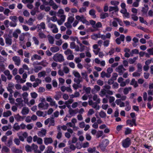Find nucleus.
I'll return each mask as SVG.
<instances>
[{"label": "nucleus", "mask_w": 153, "mask_h": 153, "mask_svg": "<svg viewBox=\"0 0 153 153\" xmlns=\"http://www.w3.org/2000/svg\"><path fill=\"white\" fill-rule=\"evenodd\" d=\"M44 140V143L46 145L51 144L53 142L52 138L51 137H45Z\"/></svg>", "instance_id": "obj_15"}, {"label": "nucleus", "mask_w": 153, "mask_h": 153, "mask_svg": "<svg viewBox=\"0 0 153 153\" xmlns=\"http://www.w3.org/2000/svg\"><path fill=\"white\" fill-rule=\"evenodd\" d=\"M12 59L16 65L17 66H19L20 65L21 60L19 56H14L13 57Z\"/></svg>", "instance_id": "obj_10"}, {"label": "nucleus", "mask_w": 153, "mask_h": 153, "mask_svg": "<svg viewBox=\"0 0 153 153\" xmlns=\"http://www.w3.org/2000/svg\"><path fill=\"white\" fill-rule=\"evenodd\" d=\"M119 19H114L113 21H111L110 22V25H112L114 27H116L117 26L118 22H119Z\"/></svg>", "instance_id": "obj_18"}, {"label": "nucleus", "mask_w": 153, "mask_h": 153, "mask_svg": "<svg viewBox=\"0 0 153 153\" xmlns=\"http://www.w3.org/2000/svg\"><path fill=\"white\" fill-rule=\"evenodd\" d=\"M53 59L56 62H62L64 60L63 56L61 54L56 53L53 57Z\"/></svg>", "instance_id": "obj_2"}, {"label": "nucleus", "mask_w": 153, "mask_h": 153, "mask_svg": "<svg viewBox=\"0 0 153 153\" xmlns=\"http://www.w3.org/2000/svg\"><path fill=\"white\" fill-rule=\"evenodd\" d=\"M126 123L131 127H132L134 125L136 126V119H133L131 120H128L126 121Z\"/></svg>", "instance_id": "obj_11"}, {"label": "nucleus", "mask_w": 153, "mask_h": 153, "mask_svg": "<svg viewBox=\"0 0 153 153\" xmlns=\"http://www.w3.org/2000/svg\"><path fill=\"white\" fill-rule=\"evenodd\" d=\"M14 117L15 119L17 121H22L23 120V118L22 117L20 116L19 114L15 115Z\"/></svg>", "instance_id": "obj_42"}, {"label": "nucleus", "mask_w": 153, "mask_h": 153, "mask_svg": "<svg viewBox=\"0 0 153 153\" xmlns=\"http://www.w3.org/2000/svg\"><path fill=\"white\" fill-rule=\"evenodd\" d=\"M69 112L71 117L74 116L77 113L76 110H73L71 108L69 109Z\"/></svg>", "instance_id": "obj_33"}, {"label": "nucleus", "mask_w": 153, "mask_h": 153, "mask_svg": "<svg viewBox=\"0 0 153 153\" xmlns=\"http://www.w3.org/2000/svg\"><path fill=\"white\" fill-rule=\"evenodd\" d=\"M73 75L76 78H80V75L76 71H74L73 72Z\"/></svg>", "instance_id": "obj_53"}, {"label": "nucleus", "mask_w": 153, "mask_h": 153, "mask_svg": "<svg viewBox=\"0 0 153 153\" xmlns=\"http://www.w3.org/2000/svg\"><path fill=\"white\" fill-rule=\"evenodd\" d=\"M28 94L26 92H24L22 94V96L25 102H27L28 101Z\"/></svg>", "instance_id": "obj_25"}, {"label": "nucleus", "mask_w": 153, "mask_h": 153, "mask_svg": "<svg viewBox=\"0 0 153 153\" xmlns=\"http://www.w3.org/2000/svg\"><path fill=\"white\" fill-rule=\"evenodd\" d=\"M48 40L49 43L51 44H53L54 42V40L53 37L51 36H48Z\"/></svg>", "instance_id": "obj_59"}, {"label": "nucleus", "mask_w": 153, "mask_h": 153, "mask_svg": "<svg viewBox=\"0 0 153 153\" xmlns=\"http://www.w3.org/2000/svg\"><path fill=\"white\" fill-rule=\"evenodd\" d=\"M89 13L93 18H95L96 17V16L95 15V13L94 10H90L89 12Z\"/></svg>", "instance_id": "obj_62"}, {"label": "nucleus", "mask_w": 153, "mask_h": 153, "mask_svg": "<svg viewBox=\"0 0 153 153\" xmlns=\"http://www.w3.org/2000/svg\"><path fill=\"white\" fill-rule=\"evenodd\" d=\"M25 148L27 152H30L32 150V146H30L28 145H26Z\"/></svg>", "instance_id": "obj_56"}, {"label": "nucleus", "mask_w": 153, "mask_h": 153, "mask_svg": "<svg viewBox=\"0 0 153 153\" xmlns=\"http://www.w3.org/2000/svg\"><path fill=\"white\" fill-rule=\"evenodd\" d=\"M10 19L14 22L16 23L17 21V17L15 16H11L10 17Z\"/></svg>", "instance_id": "obj_58"}, {"label": "nucleus", "mask_w": 153, "mask_h": 153, "mask_svg": "<svg viewBox=\"0 0 153 153\" xmlns=\"http://www.w3.org/2000/svg\"><path fill=\"white\" fill-rule=\"evenodd\" d=\"M130 84L133 85L134 87L136 88L138 86L137 82L134 79H133L130 82Z\"/></svg>", "instance_id": "obj_39"}, {"label": "nucleus", "mask_w": 153, "mask_h": 153, "mask_svg": "<svg viewBox=\"0 0 153 153\" xmlns=\"http://www.w3.org/2000/svg\"><path fill=\"white\" fill-rule=\"evenodd\" d=\"M96 150V148L95 147L92 148L90 147L88 149L87 151L89 153H94Z\"/></svg>", "instance_id": "obj_51"}, {"label": "nucleus", "mask_w": 153, "mask_h": 153, "mask_svg": "<svg viewBox=\"0 0 153 153\" xmlns=\"http://www.w3.org/2000/svg\"><path fill=\"white\" fill-rule=\"evenodd\" d=\"M11 150L13 153H21L22 151L21 150L16 149L14 147H13L11 148Z\"/></svg>", "instance_id": "obj_35"}, {"label": "nucleus", "mask_w": 153, "mask_h": 153, "mask_svg": "<svg viewBox=\"0 0 153 153\" xmlns=\"http://www.w3.org/2000/svg\"><path fill=\"white\" fill-rule=\"evenodd\" d=\"M30 95L31 97L34 99H36L38 96L37 94L35 92L31 93Z\"/></svg>", "instance_id": "obj_63"}, {"label": "nucleus", "mask_w": 153, "mask_h": 153, "mask_svg": "<svg viewBox=\"0 0 153 153\" xmlns=\"http://www.w3.org/2000/svg\"><path fill=\"white\" fill-rule=\"evenodd\" d=\"M37 28L38 29L37 31L39 32V30H40L42 29H45V24L44 23L42 22L40 24L37 25Z\"/></svg>", "instance_id": "obj_22"}, {"label": "nucleus", "mask_w": 153, "mask_h": 153, "mask_svg": "<svg viewBox=\"0 0 153 153\" xmlns=\"http://www.w3.org/2000/svg\"><path fill=\"white\" fill-rule=\"evenodd\" d=\"M93 99L94 101H96L98 104L100 102V99L98 98L97 94H94L93 96Z\"/></svg>", "instance_id": "obj_31"}, {"label": "nucleus", "mask_w": 153, "mask_h": 153, "mask_svg": "<svg viewBox=\"0 0 153 153\" xmlns=\"http://www.w3.org/2000/svg\"><path fill=\"white\" fill-rule=\"evenodd\" d=\"M38 64L42 65L43 66H46L48 65V63L46 62V60H43L41 62H39Z\"/></svg>", "instance_id": "obj_52"}, {"label": "nucleus", "mask_w": 153, "mask_h": 153, "mask_svg": "<svg viewBox=\"0 0 153 153\" xmlns=\"http://www.w3.org/2000/svg\"><path fill=\"white\" fill-rule=\"evenodd\" d=\"M37 115L39 117H45L46 116V112H43L40 111H37L36 112Z\"/></svg>", "instance_id": "obj_29"}, {"label": "nucleus", "mask_w": 153, "mask_h": 153, "mask_svg": "<svg viewBox=\"0 0 153 153\" xmlns=\"http://www.w3.org/2000/svg\"><path fill=\"white\" fill-rule=\"evenodd\" d=\"M109 141L107 139H105L103 140L101 143L100 145V147L101 148L102 150H104L105 148H102V147H104V148L106 147V146L108 144Z\"/></svg>", "instance_id": "obj_16"}, {"label": "nucleus", "mask_w": 153, "mask_h": 153, "mask_svg": "<svg viewBox=\"0 0 153 153\" xmlns=\"http://www.w3.org/2000/svg\"><path fill=\"white\" fill-rule=\"evenodd\" d=\"M83 90L85 91L86 93L89 94L90 93L91 89V88L90 87L86 88L85 87H84Z\"/></svg>", "instance_id": "obj_60"}, {"label": "nucleus", "mask_w": 153, "mask_h": 153, "mask_svg": "<svg viewBox=\"0 0 153 153\" xmlns=\"http://www.w3.org/2000/svg\"><path fill=\"white\" fill-rule=\"evenodd\" d=\"M16 102H17V104H16L17 105H22V106H23V100L21 98H18L16 100Z\"/></svg>", "instance_id": "obj_23"}, {"label": "nucleus", "mask_w": 153, "mask_h": 153, "mask_svg": "<svg viewBox=\"0 0 153 153\" xmlns=\"http://www.w3.org/2000/svg\"><path fill=\"white\" fill-rule=\"evenodd\" d=\"M56 15L60 17V20L65 22V16L63 14V10H59Z\"/></svg>", "instance_id": "obj_7"}, {"label": "nucleus", "mask_w": 153, "mask_h": 153, "mask_svg": "<svg viewBox=\"0 0 153 153\" xmlns=\"http://www.w3.org/2000/svg\"><path fill=\"white\" fill-rule=\"evenodd\" d=\"M9 149L6 146H3L2 148L1 151L2 152H9Z\"/></svg>", "instance_id": "obj_50"}, {"label": "nucleus", "mask_w": 153, "mask_h": 153, "mask_svg": "<svg viewBox=\"0 0 153 153\" xmlns=\"http://www.w3.org/2000/svg\"><path fill=\"white\" fill-rule=\"evenodd\" d=\"M49 4L50 6H52V8L54 10H56L58 8V6L54 1H51V2Z\"/></svg>", "instance_id": "obj_45"}, {"label": "nucleus", "mask_w": 153, "mask_h": 153, "mask_svg": "<svg viewBox=\"0 0 153 153\" xmlns=\"http://www.w3.org/2000/svg\"><path fill=\"white\" fill-rule=\"evenodd\" d=\"M38 146L34 143L32 144V150H33L35 153H41V152L38 149Z\"/></svg>", "instance_id": "obj_17"}, {"label": "nucleus", "mask_w": 153, "mask_h": 153, "mask_svg": "<svg viewBox=\"0 0 153 153\" xmlns=\"http://www.w3.org/2000/svg\"><path fill=\"white\" fill-rule=\"evenodd\" d=\"M41 59V57L40 55L37 54H34L31 58V60L33 61L35 60H40Z\"/></svg>", "instance_id": "obj_20"}, {"label": "nucleus", "mask_w": 153, "mask_h": 153, "mask_svg": "<svg viewBox=\"0 0 153 153\" xmlns=\"http://www.w3.org/2000/svg\"><path fill=\"white\" fill-rule=\"evenodd\" d=\"M90 23L93 28V29L91 30V32H94L97 30L98 28L101 27L102 26L101 22H98L96 24V22L93 20H90Z\"/></svg>", "instance_id": "obj_1"}, {"label": "nucleus", "mask_w": 153, "mask_h": 153, "mask_svg": "<svg viewBox=\"0 0 153 153\" xmlns=\"http://www.w3.org/2000/svg\"><path fill=\"white\" fill-rule=\"evenodd\" d=\"M130 82L129 79H127L125 81H123L120 83V86L121 87L125 86L127 84H128Z\"/></svg>", "instance_id": "obj_36"}, {"label": "nucleus", "mask_w": 153, "mask_h": 153, "mask_svg": "<svg viewBox=\"0 0 153 153\" xmlns=\"http://www.w3.org/2000/svg\"><path fill=\"white\" fill-rule=\"evenodd\" d=\"M32 39L34 44L36 45H38L39 44V42L37 39L34 36L32 38Z\"/></svg>", "instance_id": "obj_54"}, {"label": "nucleus", "mask_w": 153, "mask_h": 153, "mask_svg": "<svg viewBox=\"0 0 153 153\" xmlns=\"http://www.w3.org/2000/svg\"><path fill=\"white\" fill-rule=\"evenodd\" d=\"M100 86L97 85H95L94 88L91 90V92L92 94H94L99 91L100 90Z\"/></svg>", "instance_id": "obj_21"}, {"label": "nucleus", "mask_w": 153, "mask_h": 153, "mask_svg": "<svg viewBox=\"0 0 153 153\" xmlns=\"http://www.w3.org/2000/svg\"><path fill=\"white\" fill-rule=\"evenodd\" d=\"M13 128L16 131H19L20 129V126L17 123H15L13 126Z\"/></svg>", "instance_id": "obj_41"}, {"label": "nucleus", "mask_w": 153, "mask_h": 153, "mask_svg": "<svg viewBox=\"0 0 153 153\" xmlns=\"http://www.w3.org/2000/svg\"><path fill=\"white\" fill-rule=\"evenodd\" d=\"M138 59V56H136L134 57L133 58H129L128 59V62L130 64H133Z\"/></svg>", "instance_id": "obj_34"}, {"label": "nucleus", "mask_w": 153, "mask_h": 153, "mask_svg": "<svg viewBox=\"0 0 153 153\" xmlns=\"http://www.w3.org/2000/svg\"><path fill=\"white\" fill-rule=\"evenodd\" d=\"M77 141V139L75 137H74L72 138L71 140H69L68 141H70L71 143L72 144L76 143Z\"/></svg>", "instance_id": "obj_61"}, {"label": "nucleus", "mask_w": 153, "mask_h": 153, "mask_svg": "<svg viewBox=\"0 0 153 153\" xmlns=\"http://www.w3.org/2000/svg\"><path fill=\"white\" fill-rule=\"evenodd\" d=\"M115 102L118 105H119L120 107H123L125 106L124 103L121 101L120 99L116 100Z\"/></svg>", "instance_id": "obj_27"}, {"label": "nucleus", "mask_w": 153, "mask_h": 153, "mask_svg": "<svg viewBox=\"0 0 153 153\" xmlns=\"http://www.w3.org/2000/svg\"><path fill=\"white\" fill-rule=\"evenodd\" d=\"M11 126L10 125H9L8 126H5L2 127V129L3 131H5L8 129H10L11 128Z\"/></svg>", "instance_id": "obj_48"}, {"label": "nucleus", "mask_w": 153, "mask_h": 153, "mask_svg": "<svg viewBox=\"0 0 153 153\" xmlns=\"http://www.w3.org/2000/svg\"><path fill=\"white\" fill-rule=\"evenodd\" d=\"M53 147L51 146H48L47 147V150L45 152V153H54L52 151Z\"/></svg>", "instance_id": "obj_43"}, {"label": "nucleus", "mask_w": 153, "mask_h": 153, "mask_svg": "<svg viewBox=\"0 0 153 153\" xmlns=\"http://www.w3.org/2000/svg\"><path fill=\"white\" fill-rule=\"evenodd\" d=\"M13 96L15 98H16L18 97H21V94L19 92L16 91L14 92Z\"/></svg>", "instance_id": "obj_64"}, {"label": "nucleus", "mask_w": 153, "mask_h": 153, "mask_svg": "<svg viewBox=\"0 0 153 153\" xmlns=\"http://www.w3.org/2000/svg\"><path fill=\"white\" fill-rule=\"evenodd\" d=\"M57 128L58 129L60 130L61 129H62L64 130H66L67 129V126L66 125H64L63 126H58L57 127Z\"/></svg>", "instance_id": "obj_55"}, {"label": "nucleus", "mask_w": 153, "mask_h": 153, "mask_svg": "<svg viewBox=\"0 0 153 153\" xmlns=\"http://www.w3.org/2000/svg\"><path fill=\"white\" fill-rule=\"evenodd\" d=\"M12 114L11 112L10 111H7L5 112H4L3 113V116L4 117H7L10 116Z\"/></svg>", "instance_id": "obj_38"}, {"label": "nucleus", "mask_w": 153, "mask_h": 153, "mask_svg": "<svg viewBox=\"0 0 153 153\" xmlns=\"http://www.w3.org/2000/svg\"><path fill=\"white\" fill-rule=\"evenodd\" d=\"M88 102L89 105L91 106L93 108L97 110H99L100 107L97 104V103L96 102H94L91 99L89 98V99Z\"/></svg>", "instance_id": "obj_5"}, {"label": "nucleus", "mask_w": 153, "mask_h": 153, "mask_svg": "<svg viewBox=\"0 0 153 153\" xmlns=\"http://www.w3.org/2000/svg\"><path fill=\"white\" fill-rule=\"evenodd\" d=\"M13 144L12 139V138H10L7 141L6 145L9 147H10Z\"/></svg>", "instance_id": "obj_57"}, {"label": "nucleus", "mask_w": 153, "mask_h": 153, "mask_svg": "<svg viewBox=\"0 0 153 153\" xmlns=\"http://www.w3.org/2000/svg\"><path fill=\"white\" fill-rule=\"evenodd\" d=\"M17 135L19 137L20 140L24 141L25 138L28 136V133L26 132L19 131L17 134Z\"/></svg>", "instance_id": "obj_3"}, {"label": "nucleus", "mask_w": 153, "mask_h": 153, "mask_svg": "<svg viewBox=\"0 0 153 153\" xmlns=\"http://www.w3.org/2000/svg\"><path fill=\"white\" fill-rule=\"evenodd\" d=\"M15 79L16 80L17 82L18 83H24L25 82V80H23L19 75H16L15 77Z\"/></svg>", "instance_id": "obj_19"}, {"label": "nucleus", "mask_w": 153, "mask_h": 153, "mask_svg": "<svg viewBox=\"0 0 153 153\" xmlns=\"http://www.w3.org/2000/svg\"><path fill=\"white\" fill-rule=\"evenodd\" d=\"M126 70V69L123 67L122 65L119 66L116 69V71L120 74L121 75L123 73V71Z\"/></svg>", "instance_id": "obj_13"}, {"label": "nucleus", "mask_w": 153, "mask_h": 153, "mask_svg": "<svg viewBox=\"0 0 153 153\" xmlns=\"http://www.w3.org/2000/svg\"><path fill=\"white\" fill-rule=\"evenodd\" d=\"M68 145L69 146V147L71 151H74L75 150L76 147L74 145L71 143L70 141H68Z\"/></svg>", "instance_id": "obj_37"}, {"label": "nucleus", "mask_w": 153, "mask_h": 153, "mask_svg": "<svg viewBox=\"0 0 153 153\" xmlns=\"http://www.w3.org/2000/svg\"><path fill=\"white\" fill-rule=\"evenodd\" d=\"M49 106V104L47 102H41L38 105L39 108L42 110H46L47 109Z\"/></svg>", "instance_id": "obj_6"}, {"label": "nucleus", "mask_w": 153, "mask_h": 153, "mask_svg": "<svg viewBox=\"0 0 153 153\" xmlns=\"http://www.w3.org/2000/svg\"><path fill=\"white\" fill-rule=\"evenodd\" d=\"M125 36L124 35L121 34L120 36L119 37L117 38L116 39V43L118 45L121 43V42H123L124 40Z\"/></svg>", "instance_id": "obj_14"}, {"label": "nucleus", "mask_w": 153, "mask_h": 153, "mask_svg": "<svg viewBox=\"0 0 153 153\" xmlns=\"http://www.w3.org/2000/svg\"><path fill=\"white\" fill-rule=\"evenodd\" d=\"M33 140L34 142H36L39 144H42L43 143L42 139L38 137L36 135H35L33 137Z\"/></svg>", "instance_id": "obj_9"}, {"label": "nucleus", "mask_w": 153, "mask_h": 153, "mask_svg": "<svg viewBox=\"0 0 153 153\" xmlns=\"http://www.w3.org/2000/svg\"><path fill=\"white\" fill-rule=\"evenodd\" d=\"M29 112V109L28 108L25 107L23 108L21 111V113L23 115H26Z\"/></svg>", "instance_id": "obj_24"}, {"label": "nucleus", "mask_w": 153, "mask_h": 153, "mask_svg": "<svg viewBox=\"0 0 153 153\" xmlns=\"http://www.w3.org/2000/svg\"><path fill=\"white\" fill-rule=\"evenodd\" d=\"M35 103V100L33 99L31 100L29 102H28V101L27 102H25V103L27 105L29 106H31L32 105H33Z\"/></svg>", "instance_id": "obj_40"}, {"label": "nucleus", "mask_w": 153, "mask_h": 153, "mask_svg": "<svg viewBox=\"0 0 153 153\" xmlns=\"http://www.w3.org/2000/svg\"><path fill=\"white\" fill-rule=\"evenodd\" d=\"M131 87L126 88H124L123 90V93L125 94H127L129 91L131 90Z\"/></svg>", "instance_id": "obj_47"}, {"label": "nucleus", "mask_w": 153, "mask_h": 153, "mask_svg": "<svg viewBox=\"0 0 153 153\" xmlns=\"http://www.w3.org/2000/svg\"><path fill=\"white\" fill-rule=\"evenodd\" d=\"M48 27L52 29L53 33H56L58 32V29L56 25L51 23H49L48 25Z\"/></svg>", "instance_id": "obj_4"}, {"label": "nucleus", "mask_w": 153, "mask_h": 153, "mask_svg": "<svg viewBox=\"0 0 153 153\" xmlns=\"http://www.w3.org/2000/svg\"><path fill=\"white\" fill-rule=\"evenodd\" d=\"M99 115L100 117L102 118L105 117L106 116V113L102 111H101L99 113Z\"/></svg>", "instance_id": "obj_49"}, {"label": "nucleus", "mask_w": 153, "mask_h": 153, "mask_svg": "<svg viewBox=\"0 0 153 153\" xmlns=\"http://www.w3.org/2000/svg\"><path fill=\"white\" fill-rule=\"evenodd\" d=\"M46 130L42 128L40 131H38L37 134L40 137H43L46 135Z\"/></svg>", "instance_id": "obj_12"}, {"label": "nucleus", "mask_w": 153, "mask_h": 153, "mask_svg": "<svg viewBox=\"0 0 153 153\" xmlns=\"http://www.w3.org/2000/svg\"><path fill=\"white\" fill-rule=\"evenodd\" d=\"M21 32V30L19 29H17L13 33V36L15 38H17L18 37V35Z\"/></svg>", "instance_id": "obj_26"}, {"label": "nucleus", "mask_w": 153, "mask_h": 153, "mask_svg": "<svg viewBox=\"0 0 153 153\" xmlns=\"http://www.w3.org/2000/svg\"><path fill=\"white\" fill-rule=\"evenodd\" d=\"M100 33H94L91 36V38L92 39L94 40H96L97 38H100Z\"/></svg>", "instance_id": "obj_30"}, {"label": "nucleus", "mask_w": 153, "mask_h": 153, "mask_svg": "<svg viewBox=\"0 0 153 153\" xmlns=\"http://www.w3.org/2000/svg\"><path fill=\"white\" fill-rule=\"evenodd\" d=\"M120 12L123 14V16L124 17L129 18V14L127 12L126 10H120Z\"/></svg>", "instance_id": "obj_28"}, {"label": "nucleus", "mask_w": 153, "mask_h": 153, "mask_svg": "<svg viewBox=\"0 0 153 153\" xmlns=\"http://www.w3.org/2000/svg\"><path fill=\"white\" fill-rule=\"evenodd\" d=\"M50 51L53 53H55L59 50V48L57 46L51 47L50 48Z\"/></svg>", "instance_id": "obj_32"}, {"label": "nucleus", "mask_w": 153, "mask_h": 153, "mask_svg": "<svg viewBox=\"0 0 153 153\" xmlns=\"http://www.w3.org/2000/svg\"><path fill=\"white\" fill-rule=\"evenodd\" d=\"M130 140L129 138H127L123 141L122 145L124 148L128 147L130 145Z\"/></svg>", "instance_id": "obj_8"}, {"label": "nucleus", "mask_w": 153, "mask_h": 153, "mask_svg": "<svg viewBox=\"0 0 153 153\" xmlns=\"http://www.w3.org/2000/svg\"><path fill=\"white\" fill-rule=\"evenodd\" d=\"M11 104H13L15 102V99L13 98L12 94H10L8 98Z\"/></svg>", "instance_id": "obj_46"}, {"label": "nucleus", "mask_w": 153, "mask_h": 153, "mask_svg": "<svg viewBox=\"0 0 153 153\" xmlns=\"http://www.w3.org/2000/svg\"><path fill=\"white\" fill-rule=\"evenodd\" d=\"M46 72L45 71H43L39 72L38 74V77L41 78L42 77H45L46 75Z\"/></svg>", "instance_id": "obj_44"}]
</instances>
